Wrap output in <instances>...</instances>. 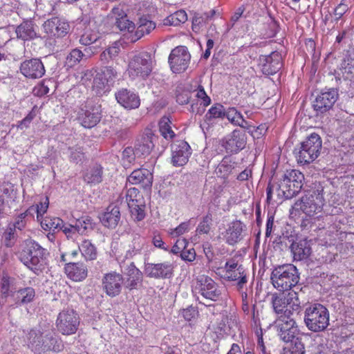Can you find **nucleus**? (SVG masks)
<instances>
[{"mask_svg":"<svg viewBox=\"0 0 354 354\" xmlns=\"http://www.w3.org/2000/svg\"><path fill=\"white\" fill-rule=\"evenodd\" d=\"M28 347L37 354H47L50 352L59 353L64 348L60 337L53 331L41 332L31 329L26 335Z\"/></svg>","mask_w":354,"mask_h":354,"instance_id":"1","label":"nucleus"},{"mask_svg":"<svg viewBox=\"0 0 354 354\" xmlns=\"http://www.w3.org/2000/svg\"><path fill=\"white\" fill-rule=\"evenodd\" d=\"M48 254L46 249L33 239H27L19 254L21 262L35 274L39 275L45 269V260Z\"/></svg>","mask_w":354,"mask_h":354,"instance_id":"2","label":"nucleus"},{"mask_svg":"<svg viewBox=\"0 0 354 354\" xmlns=\"http://www.w3.org/2000/svg\"><path fill=\"white\" fill-rule=\"evenodd\" d=\"M304 174L296 169L287 170L276 183V192L280 199H290L299 194L303 187Z\"/></svg>","mask_w":354,"mask_h":354,"instance_id":"3","label":"nucleus"},{"mask_svg":"<svg viewBox=\"0 0 354 354\" xmlns=\"http://www.w3.org/2000/svg\"><path fill=\"white\" fill-rule=\"evenodd\" d=\"M300 279V273L295 266L286 263L274 267L270 274L273 286L279 291L290 290Z\"/></svg>","mask_w":354,"mask_h":354,"instance_id":"4","label":"nucleus"},{"mask_svg":"<svg viewBox=\"0 0 354 354\" xmlns=\"http://www.w3.org/2000/svg\"><path fill=\"white\" fill-rule=\"evenodd\" d=\"M329 311L321 304H313L304 310V322L311 332L320 333L326 330L329 326Z\"/></svg>","mask_w":354,"mask_h":354,"instance_id":"5","label":"nucleus"},{"mask_svg":"<svg viewBox=\"0 0 354 354\" xmlns=\"http://www.w3.org/2000/svg\"><path fill=\"white\" fill-rule=\"evenodd\" d=\"M322 147L321 137L318 133H313L300 143L299 147L295 149L294 154L298 162L309 164L319 156Z\"/></svg>","mask_w":354,"mask_h":354,"instance_id":"6","label":"nucleus"},{"mask_svg":"<svg viewBox=\"0 0 354 354\" xmlns=\"http://www.w3.org/2000/svg\"><path fill=\"white\" fill-rule=\"evenodd\" d=\"M324 203L322 188L308 190L300 200L295 203L292 209L295 211L301 210L306 216H313L322 211Z\"/></svg>","mask_w":354,"mask_h":354,"instance_id":"7","label":"nucleus"},{"mask_svg":"<svg viewBox=\"0 0 354 354\" xmlns=\"http://www.w3.org/2000/svg\"><path fill=\"white\" fill-rule=\"evenodd\" d=\"M104 21L110 25L113 31L120 30L132 35L136 28L134 23L129 19L124 10V6L120 4L111 9Z\"/></svg>","mask_w":354,"mask_h":354,"instance_id":"8","label":"nucleus"},{"mask_svg":"<svg viewBox=\"0 0 354 354\" xmlns=\"http://www.w3.org/2000/svg\"><path fill=\"white\" fill-rule=\"evenodd\" d=\"M225 117L234 125L243 129H248L250 127L248 122L244 119L241 112H207L203 121L200 122V127L205 133V131H208L212 125Z\"/></svg>","mask_w":354,"mask_h":354,"instance_id":"9","label":"nucleus"},{"mask_svg":"<svg viewBox=\"0 0 354 354\" xmlns=\"http://www.w3.org/2000/svg\"><path fill=\"white\" fill-rule=\"evenodd\" d=\"M80 323L79 314L71 308L62 310L59 313L55 322L57 331L63 335L76 333Z\"/></svg>","mask_w":354,"mask_h":354,"instance_id":"10","label":"nucleus"},{"mask_svg":"<svg viewBox=\"0 0 354 354\" xmlns=\"http://www.w3.org/2000/svg\"><path fill=\"white\" fill-rule=\"evenodd\" d=\"M151 71V56L147 52H141L134 55L129 63L128 72L133 79L138 77H147Z\"/></svg>","mask_w":354,"mask_h":354,"instance_id":"11","label":"nucleus"},{"mask_svg":"<svg viewBox=\"0 0 354 354\" xmlns=\"http://www.w3.org/2000/svg\"><path fill=\"white\" fill-rule=\"evenodd\" d=\"M117 72L113 66H103L93 80V89L98 96L109 93L114 84Z\"/></svg>","mask_w":354,"mask_h":354,"instance_id":"12","label":"nucleus"},{"mask_svg":"<svg viewBox=\"0 0 354 354\" xmlns=\"http://www.w3.org/2000/svg\"><path fill=\"white\" fill-rule=\"evenodd\" d=\"M247 144V135L245 130L236 129L226 135L221 140V145L229 154H237Z\"/></svg>","mask_w":354,"mask_h":354,"instance_id":"13","label":"nucleus"},{"mask_svg":"<svg viewBox=\"0 0 354 354\" xmlns=\"http://www.w3.org/2000/svg\"><path fill=\"white\" fill-rule=\"evenodd\" d=\"M191 55L187 47L179 46L174 48L168 59L171 70L175 73L185 71L189 64Z\"/></svg>","mask_w":354,"mask_h":354,"instance_id":"14","label":"nucleus"},{"mask_svg":"<svg viewBox=\"0 0 354 354\" xmlns=\"http://www.w3.org/2000/svg\"><path fill=\"white\" fill-rule=\"evenodd\" d=\"M275 327L278 335L284 342L293 344L303 339V334L300 332L295 319L283 323L276 322Z\"/></svg>","mask_w":354,"mask_h":354,"instance_id":"15","label":"nucleus"},{"mask_svg":"<svg viewBox=\"0 0 354 354\" xmlns=\"http://www.w3.org/2000/svg\"><path fill=\"white\" fill-rule=\"evenodd\" d=\"M195 289L204 298L216 301L221 295L218 284L209 276L201 275L196 279Z\"/></svg>","mask_w":354,"mask_h":354,"instance_id":"16","label":"nucleus"},{"mask_svg":"<svg viewBox=\"0 0 354 354\" xmlns=\"http://www.w3.org/2000/svg\"><path fill=\"white\" fill-rule=\"evenodd\" d=\"M246 225L240 220H234L227 224V228L221 233L226 244L234 245L245 236Z\"/></svg>","mask_w":354,"mask_h":354,"instance_id":"17","label":"nucleus"},{"mask_svg":"<svg viewBox=\"0 0 354 354\" xmlns=\"http://www.w3.org/2000/svg\"><path fill=\"white\" fill-rule=\"evenodd\" d=\"M157 137L150 128H146L139 136L135 143V156L138 158H145L149 156L155 147Z\"/></svg>","mask_w":354,"mask_h":354,"instance_id":"18","label":"nucleus"},{"mask_svg":"<svg viewBox=\"0 0 354 354\" xmlns=\"http://www.w3.org/2000/svg\"><path fill=\"white\" fill-rule=\"evenodd\" d=\"M174 267L169 261L158 263H145L144 272L147 277L156 279H168L174 276Z\"/></svg>","mask_w":354,"mask_h":354,"instance_id":"19","label":"nucleus"},{"mask_svg":"<svg viewBox=\"0 0 354 354\" xmlns=\"http://www.w3.org/2000/svg\"><path fill=\"white\" fill-rule=\"evenodd\" d=\"M44 29L50 37L62 38L69 33L71 25L67 19L61 17H54L44 22Z\"/></svg>","mask_w":354,"mask_h":354,"instance_id":"20","label":"nucleus"},{"mask_svg":"<svg viewBox=\"0 0 354 354\" xmlns=\"http://www.w3.org/2000/svg\"><path fill=\"white\" fill-rule=\"evenodd\" d=\"M76 29L80 37L79 42L80 44L89 47H91V45L97 43L101 44V34L93 29L88 21L82 20L78 22L76 25Z\"/></svg>","mask_w":354,"mask_h":354,"instance_id":"21","label":"nucleus"},{"mask_svg":"<svg viewBox=\"0 0 354 354\" xmlns=\"http://www.w3.org/2000/svg\"><path fill=\"white\" fill-rule=\"evenodd\" d=\"M20 73L26 78L35 80L42 77L46 69L40 58L26 59L19 66Z\"/></svg>","mask_w":354,"mask_h":354,"instance_id":"22","label":"nucleus"},{"mask_svg":"<svg viewBox=\"0 0 354 354\" xmlns=\"http://www.w3.org/2000/svg\"><path fill=\"white\" fill-rule=\"evenodd\" d=\"M258 62L262 73L266 76L276 74L282 67L281 55L277 51L260 55Z\"/></svg>","mask_w":354,"mask_h":354,"instance_id":"23","label":"nucleus"},{"mask_svg":"<svg viewBox=\"0 0 354 354\" xmlns=\"http://www.w3.org/2000/svg\"><path fill=\"white\" fill-rule=\"evenodd\" d=\"M336 122L337 127L336 133L339 137L350 141L353 138L354 133V114H350L348 112H342L336 115Z\"/></svg>","mask_w":354,"mask_h":354,"instance_id":"24","label":"nucleus"},{"mask_svg":"<svg viewBox=\"0 0 354 354\" xmlns=\"http://www.w3.org/2000/svg\"><path fill=\"white\" fill-rule=\"evenodd\" d=\"M123 280L122 275L115 272L104 274L102 286L106 294L111 297L119 295L122 291Z\"/></svg>","mask_w":354,"mask_h":354,"instance_id":"25","label":"nucleus"},{"mask_svg":"<svg viewBox=\"0 0 354 354\" xmlns=\"http://www.w3.org/2000/svg\"><path fill=\"white\" fill-rule=\"evenodd\" d=\"M123 283L124 288L129 290L138 289L143 281L142 272L136 266L133 262L130 263L124 270Z\"/></svg>","mask_w":354,"mask_h":354,"instance_id":"26","label":"nucleus"},{"mask_svg":"<svg viewBox=\"0 0 354 354\" xmlns=\"http://www.w3.org/2000/svg\"><path fill=\"white\" fill-rule=\"evenodd\" d=\"M171 152L172 165L175 167H181L188 162L191 155V148L187 142L180 140L172 145Z\"/></svg>","mask_w":354,"mask_h":354,"instance_id":"27","label":"nucleus"},{"mask_svg":"<svg viewBox=\"0 0 354 354\" xmlns=\"http://www.w3.org/2000/svg\"><path fill=\"white\" fill-rule=\"evenodd\" d=\"M339 94L335 88L322 91L313 102L315 111H330L338 99Z\"/></svg>","mask_w":354,"mask_h":354,"instance_id":"28","label":"nucleus"},{"mask_svg":"<svg viewBox=\"0 0 354 354\" xmlns=\"http://www.w3.org/2000/svg\"><path fill=\"white\" fill-rule=\"evenodd\" d=\"M97 46L85 48L84 52L78 48H73L67 55L64 66L67 69L71 68L79 64L82 60H86L97 53Z\"/></svg>","mask_w":354,"mask_h":354,"instance_id":"29","label":"nucleus"},{"mask_svg":"<svg viewBox=\"0 0 354 354\" xmlns=\"http://www.w3.org/2000/svg\"><path fill=\"white\" fill-rule=\"evenodd\" d=\"M127 182L131 185H139L144 189H149L152 186L153 175L149 170L140 168L133 170L127 178Z\"/></svg>","mask_w":354,"mask_h":354,"instance_id":"30","label":"nucleus"},{"mask_svg":"<svg viewBox=\"0 0 354 354\" xmlns=\"http://www.w3.org/2000/svg\"><path fill=\"white\" fill-rule=\"evenodd\" d=\"M290 249L295 261L306 260L310 256L312 252L310 241L307 239L295 241V236L292 243L290 245Z\"/></svg>","mask_w":354,"mask_h":354,"instance_id":"31","label":"nucleus"},{"mask_svg":"<svg viewBox=\"0 0 354 354\" xmlns=\"http://www.w3.org/2000/svg\"><path fill=\"white\" fill-rule=\"evenodd\" d=\"M115 99L124 108L136 109L140 104V99L138 93L127 88H122L115 94Z\"/></svg>","mask_w":354,"mask_h":354,"instance_id":"32","label":"nucleus"},{"mask_svg":"<svg viewBox=\"0 0 354 354\" xmlns=\"http://www.w3.org/2000/svg\"><path fill=\"white\" fill-rule=\"evenodd\" d=\"M99 218L105 227L115 229L121 218L120 207L113 204L109 205L104 212L100 215Z\"/></svg>","mask_w":354,"mask_h":354,"instance_id":"33","label":"nucleus"},{"mask_svg":"<svg viewBox=\"0 0 354 354\" xmlns=\"http://www.w3.org/2000/svg\"><path fill=\"white\" fill-rule=\"evenodd\" d=\"M64 271L70 279L75 282L84 281L88 276V267L82 262L67 263Z\"/></svg>","mask_w":354,"mask_h":354,"instance_id":"34","label":"nucleus"},{"mask_svg":"<svg viewBox=\"0 0 354 354\" xmlns=\"http://www.w3.org/2000/svg\"><path fill=\"white\" fill-rule=\"evenodd\" d=\"M37 26L31 20H24L15 28L17 37L23 41H29L39 37Z\"/></svg>","mask_w":354,"mask_h":354,"instance_id":"35","label":"nucleus"},{"mask_svg":"<svg viewBox=\"0 0 354 354\" xmlns=\"http://www.w3.org/2000/svg\"><path fill=\"white\" fill-rule=\"evenodd\" d=\"M36 296L35 290L32 287L21 288L12 294V299L17 306L32 303Z\"/></svg>","mask_w":354,"mask_h":354,"instance_id":"36","label":"nucleus"},{"mask_svg":"<svg viewBox=\"0 0 354 354\" xmlns=\"http://www.w3.org/2000/svg\"><path fill=\"white\" fill-rule=\"evenodd\" d=\"M238 163L234 158L230 156H225L216 168L215 172L218 178L227 179L228 176L233 174Z\"/></svg>","mask_w":354,"mask_h":354,"instance_id":"37","label":"nucleus"},{"mask_svg":"<svg viewBox=\"0 0 354 354\" xmlns=\"http://www.w3.org/2000/svg\"><path fill=\"white\" fill-rule=\"evenodd\" d=\"M155 28L156 24L153 21L145 17L140 18L138 27L132 35H130V41L136 42L145 35L149 34Z\"/></svg>","mask_w":354,"mask_h":354,"instance_id":"38","label":"nucleus"},{"mask_svg":"<svg viewBox=\"0 0 354 354\" xmlns=\"http://www.w3.org/2000/svg\"><path fill=\"white\" fill-rule=\"evenodd\" d=\"M83 178L90 185L100 183L103 178V167L100 164H93L86 169Z\"/></svg>","mask_w":354,"mask_h":354,"instance_id":"39","label":"nucleus"},{"mask_svg":"<svg viewBox=\"0 0 354 354\" xmlns=\"http://www.w3.org/2000/svg\"><path fill=\"white\" fill-rule=\"evenodd\" d=\"M335 78L337 83V88L335 89L337 92L339 91L349 98L354 97V80L342 77L340 73L337 72L335 73Z\"/></svg>","mask_w":354,"mask_h":354,"instance_id":"40","label":"nucleus"},{"mask_svg":"<svg viewBox=\"0 0 354 354\" xmlns=\"http://www.w3.org/2000/svg\"><path fill=\"white\" fill-rule=\"evenodd\" d=\"M340 75L346 79L354 80V53L347 51L342 59L339 68Z\"/></svg>","mask_w":354,"mask_h":354,"instance_id":"41","label":"nucleus"},{"mask_svg":"<svg viewBox=\"0 0 354 354\" xmlns=\"http://www.w3.org/2000/svg\"><path fill=\"white\" fill-rule=\"evenodd\" d=\"M14 279L7 275L3 276L0 282V305L3 306L9 297L14 292L12 289Z\"/></svg>","mask_w":354,"mask_h":354,"instance_id":"42","label":"nucleus"},{"mask_svg":"<svg viewBox=\"0 0 354 354\" xmlns=\"http://www.w3.org/2000/svg\"><path fill=\"white\" fill-rule=\"evenodd\" d=\"M100 112H80L77 120L84 127L92 128L100 122Z\"/></svg>","mask_w":354,"mask_h":354,"instance_id":"43","label":"nucleus"},{"mask_svg":"<svg viewBox=\"0 0 354 354\" xmlns=\"http://www.w3.org/2000/svg\"><path fill=\"white\" fill-rule=\"evenodd\" d=\"M239 272L236 270H232L230 274H225L224 279L228 281H237L236 284V288L239 291H241L248 282V276L243 266H242V269Z\"/></svg>","mask_w":354,"mask_h":354,"instance_id":"44","label":"nucleus"},{"mask_svg":"<svg viewBox=\"0 0 354 354\" xmlns=\"http://www.w3.org/2000/svg\"><path fill=\"white\" fill-rule=\"evenodd\" d=\"M40 221L41 227L45 231L59 232L63 227V221L59 217L46 216Z\"/></svg>","mask_w":354,"mask_h":354,"instance_id":"45","label":"nucleus"},{"mask_svg":"<svg viewBox=\"0 0 354 354\" xmlns=\"http://www.w3.org/2000/svg\"><path fill=\"white\" fill-rule=\"evenodd\" d=\"M293 237L294 235L292 234L288 235L283 234L281 236L275 237L272 242V246L275 251L280 252L286 251L290 249V245L293 241Z\"/></svg>","mask_w":354,"mask_h":354,"instance_id":"46","label":"nucleus"},{"mask_svg":"<svg viewBox=\"0 0 354 354\" xmlns=\"http://www.w3.org/2000/svg\"><path fill=\"white\" fill-rule=\"evenodd\" d=\"M79 250L86 261L96 259L97 256V248L91 241L87 239L84 240L79 245Z\"/></svg>","mask_w":354,"mask_h":354,"instance_id":"47","label":"nucleus"},{"mask_svg":"<svg viewBox=\"0 0 354 354\" xmlns=\"http://www.w3.org/2000/svg\"><path fill=\"white\" fill-rule=\"evenodd\" d=\"M187 20V15L185 10H179L169 15L164 19V25L178 26Z\"/></svg>","mask_w":354,"mask_h":354,"instance_id":"48","label":"nucleus"},{"mask_svg":"<svg viewBox=\"0 0 354 354\" xmlns=\"http://www.w3.org/2000/svg\"><path fill=\"white\" fill-rule=\"evenodd\" d=\"M68 153L69 161L75 164L82 163L85 159L83 147L77 145L68 147Z\"/></svg>","mask_w":354,"mask_h":354,"instance_id":"49","label":"nucleus"},{"mask_svg":"<svg viewBox=\"0 0 354 354\" xmlns=\"http://www.w3.org/2000/svg\"><path fill=\"white\" fill-rule=\"evenodd\" d=\"M170 118L163 116L159 121V131L165 139H172L176 136L170 126Z\"/></svg>","mask_w":354,"mask_h":354,"instance_id":"50","label":"nucleus"},{"mask_svg":"<svg viewBox=\"0 0 354 354\" xmlns=\"http://www.w3.org/2000/svg\"><path fill=\"white\" fill-rule=\"evenodd\" d=\"M131 215L134 221H140L145 217V202L132 203L128 205Z\"/></svg>","mask_w":354,"mask_h":354,"instance_id":"51","label":"nucleus"},{"mask_svg":"<svg viewBox=\"0 0 354 354\" xmlns=\"http://www.w3.org/2000/svg\"><path fill=\"white\" fill-rule=\"evenodd\" d=\"M271 303L274 311L277 315H279L281 313H283V310L286 308L288 307L287 297L281 295H278L277 294L272 295Z\"/></svg>","mask_w":354,"mask_h":354,"instance_id":"52","label":"nucleus"},{"mask_svg":"<svg viewBox=\"0 0 354 354\" xmlns=\"http://www.w3.org/2000/svg\"><path fill=\"white\" fill-rule=\"evenodd\" d=\"M287 300L288 302V307L293 310L298 315L301 310V303L299 297V294L295 290H292L288 292Z\"/></svg>","mask_w":354,"mask_h":354,"instance_id":"53","label":"nucleus"},{"mask_svg":"<svg viewBox=\"0 0 354 354\" xmlns=\"http://www.w3.org/2000/svg\"><path fill=\"white\" fill-rule=\"evenodd\" d=\"M212 224V215L210 212H207L202 218L196 227V232L200 234H207L211 230Z\"/></svg>","mask_w":354,"mask_h":354,"instance_id":"54","label":"nucleus"},{"mask_svg":"<svg viewBox=\"0 0 354 354\" xmlns=\"http://www.w3.org/2000/svg\"><path fill=\"white\" fill-rule=\"evenodd\" d=\"M126 200L128 205L132 203H142L145 202L142 195L140 194L138 189L136 187L128 189L126 194Z\"/></svg>","mask_w":354,"mask_h":354,"instance_id":"55","label":"nucleus"},{"mask_svg":"<svg viewBox=\"0 0 354 354\" xmlns=\"http://www.w3.org/2000/svg\"><path fill=\"white\" fill-rule=\"evenodd\" d=\"M305 346L302 340L290 344L288 348H283L280 354H305Z\"/></svg>","mask_w":354,"mask_h":354,"instance_id":"56","label":"nucleus"},{"mask_svg":"<svg viewBox=\"0 0 354 354\" xmlns=\"http://www.w3.org/2000/svg\"><path fill=\"white\" fill-rule=\"evenodd\" d=\"M78 223L80 224L84 230V235H87L88 232L93 231L95 226V223L88 216H82L78 218Z\"/></svg>","mask_w":354,"mask_h":354,"instance_id":"57","label":"nucleus"},{"mask_svg":"<svg viewBox=\"0 0 354 354\" xmlns=\"http://www.w3.org/2000/svg\"><path fill=\"white\" fill-rule=\"evenodd\" d=\"M49 206V198L48 196L43 198L41 201L35 206L37 218L39 221L43 218V215L47 212Z\"/></svg>","mask_w":354,"mask_h":354,"instance_id":"58","label":"nucleus"},{"mask_svg":"<svg viewBox=\"0 0 354 354\" xmlns=\"http://www.w3.org/2000/svg\"><path fill=\"white\" fill-rule=\"evenodd\" d=\"M50 80H44L34 88L35 94L37 95L42 96L49 93V85L52 84Z\"/></svg>","mask_w":354,"mask_h":354,"instance_id":"59","label":"nucleus"},{"mask_svg":"<svg viewBox=\"0 0 354 354\" xmlns=\"http://www.w3.org/2000/svg\"><path fill=\"white\" fill-rule=\"evenodd\" d=\"M4 244L7 248H11L15 244V227H8L3 234Z\"/></svg>","mask_w":354,"mask_h":354,"instance_id":"60","label":"nucleus"},{"mask_svg":"<svg viewBox=\"0 0 354 354\" xmlns=\"http://www.w3.org/2000/svg\"><path fill=\"white\" fill-rule=\"evenodd\" d=\"M152 244L157 248L168 251L169 248L163 241L162 237L158 231H154L151 237Z\"/></svg>","mask_w":354,"mask_h":354,"instance_id":"61","label":"nucleus"},{"mask_svg":"<svg viewBox=\"0 0 354 354\" xmlns=\"http://www.w3.org/2000/svg\"><path fill=\"white\" fill-rule=\"evenodd\" d=\"M295 314H296V313L293 312L292 309H291L289 307H287L283 310V313H281L279 314L280 315L279 316V318L276 322L283 323L286 322H288L289 320L291 319H295L294 318Z\"/></svg>","mask_w":354,"mask_h":354,"instance_id":"62","label":"nucleus"},{"mask_svg":"<svg viewBox=\"0 0 354 354\" xmlns=\"http://www.w3.org/2000/svg\"><path fill=\"white\" fill-rule=\"evenodd\" d=\"M189 221L183 222L176 228L172 229L170 234L172 236H179L189 231Z\"/></svg>","mask_w":354,"mask_h":354,"instance_id":"63","label":"nucleus"},{"mask_svg":"<svg viewBox=\"0 0 354 354\" xmlns=\"http://www.w3.org/2000/svg\"><path fill=\"white\" fill-rule=\"evenodd\" d=\"M243 265L239 264L235 259H230L227 261L224 266L225 274H230L232 270H236L239 272L241 270Z\"/></svg>","mask_w":354,"mask_h":354,"instance_id":"64","label":"nucleus"}]
</instances>
